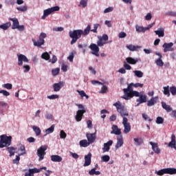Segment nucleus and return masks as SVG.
Listing matches in <instances>:
<instances>
[{
  "instance_id": "42",
  "label": "nucleus",
  "mask_w": 176,
  "mask_h": 176,
  "mask_svg": "<svg viewBox=\"0 0 176 176\" xmlns=\"http://www.w3.org/2000/svg\"><path fill=\"white\" fill-rule=\"evenodd\" d=\"M16 9L19 10V12H27V10H28V7L27 6H23L17 7Z\"/></svg>"
},
{
  "instance_id": "16",
  "label": "nucleus",
  "mask_w": 176,
  "mask_h": 176,
  "mask_svg": "<svg viewBox=\"0 0 176 176\" xmlns=\"http://www.w3.org/2000/svg\"><path fill=\"white\" fill-rule=\"evenodd\" d=\"M86 137L89 144H93L96 141V138H97L96 133H86Z\"/></svg>"
},
{
  "instance_id": "41",
  "label": "nucleus",
  "mask_w": 176,
  "mask_h": 176,
  "mask_svg": "<svg viewBox=\"0 0 176 176\" xmlns=\"http://www.w3.org/2000/svg\"><path fill=\"white\" fill-rule=\"evenodd\" d=\"M42 58H43L44 60H46V61L50 60V55L49 54V53L47 52H44L42 55H41Z\"/></svg>"
},
{
  "instance_id": "23",
  "label": "nucleus",
  "mask_w": 176,
  "mask_h": 176,
  "mask_svg": "<svg viewBox=\"0 0 176 176\" xmlns=\"http://www.w3.org/2000/svg\"><path fill=\"white\" fill-rule=\"evenodd\" d=\"M150 145H151L152 149L155 152V153H157V154L160 153V148H159V146L157 145V143L150 142Z\"/></svg>"
},
{
  "instance_id": "3",
  "label": "nucleus",
  "mask_w": 176,
  "mask_h": 176,
  "mask_svg": "<svg viewBox=\"0 0 176 176\" xmlns=\"http://www.w3.org/2000/svg\"><path fill=\"white\" fill-rule=\"evenodd\" d=\"M12 145V136L2 135L0 136V148H8Z\"/></svg>"
},
{
  "instance_id": "63",
  "label": "nucleus",
  "mask_w": 176,
  "mask_h": 176,
  "mask_svg": "<svg viewBox=\"0 0 176 176\" xmlns=\"http://www.w3.org/2000/svg\"><path fill=\"white\" fill-rule=\"evenodd\" d=\"M113 8L112 7H109L104 10V13H109L110 12H113Z\"/></svg>"
},
{
  "instance_id": "21",
  "label": "nucleus",
  "mask_w": 176,
  "mask_h": 176,
  "mask_svg": "<svg viewBox=\"0 0 176 176\" xmlns=\"http://www.w3.org/2000/svg\"><path fill=\"white\" fill-rule=\"evenodd\" d=\"M157 101H159V96L153 97L150 100L147 102V105L148 107H153L155 104L157 103Z\"/></svg>"
},
{
  "instance_id": "54",
  "label": "nucleus",
  "mask_w": 176,
  "mask_h": 176,
  "mask_svg": "<svg viewBox=\"0 0 176 176\" xmlns=\"http://www.w3.org/2000/svg\"><path fill=\"white\" fill-rule=\"evenodd\" d=\"M80 5H81L82 8H86V6H87V0H81L80 1Z\"/></svg>"
},
{
  "instance_id": "35",
  "label": "nucleus",
  "mask_w": 176,
  "mask_h": 176,
  "mask_svg": "<svg viewBox=\"0 0 176 176\" xmlns=\"http://www.w3.org/2000/svg\"><path fill=\"white\" fill-rule=\"evenodd\" d=\"M163 93L165 96H167V97H170V87L169 86L164 87Z\"/></svg>"
},
{
  "instance_id": "64",
  "label": "nucleus",
  "mask_w": 176,
  "mask_h": 176,
  "mask_svg": "<svg viewBox=\"0 0 176 176\" xmlns=\"http://www.w3.org/2000/svg\"><path fill=\"white\" fill-rule=\"evenodd\" d=\"M124 68H125V69H127L128 71H130V69H131V66H130V65L126 64V62L124 63Z\"/></svg>"
},
{
  "instance_id": "55",
  "label": "nucleus",
  "mask_w": 176,
  "mask_h": 176,
  "mask_svg": "<svg viewBox=\"0 0 176 176\" xmlns=\"http://www.w3.org/2000/svg\"><path fill=\"white\" fill-rule=\"evenodd\" d=\"M30 171H31L30 173H32L34 175V174L35 173H41V168L38 169L36 168H34L30 169Z\"/></svg>"
},
{
  "instance_id": "9",
  "label": "nucleus",
  "mask_w": 176,
  "mask_h": 176,
  "mask_svg": "<svg viewBox=\"0 0 176 176\" xmlns=\"http://www.w3.org/2000/svg\"><path fill=\"white\" fill-rule=\"evenodd\" d=\"M47 150V146L44 145L41 146L38 150H37V156H38V161L41 162V160H43L45 158V155H46V151Z\"/></svg>"
},
{
  "instance_id": "43",
  "label": "nucleus",
  "mask_w": 176,
  "mask_h": 176,
  "mask_svg": "<svg viewBox=\"0 0 176 176\" xmlns=\"http://www.w3.org/2000/svg\"><path fill=\"white\" fill-rule=\"evenodd\" d=\"M155 63L157 64V65H158V67H163V65H164V63L160 58L155 60Z\"/></svg>"
},
{
  "instance_id": "49",
  "label": "nucleus",
  "mask_w": 176,
  "mask_h": 176,
  "mask_svg": "<svg viewBox=\"0 0 176 176\" xmlns=\"http://www.w3.org/2000/svg\"><path fill=\"white\" fill-rule=\"evenodd\" d=\"M60 138H62L63 140L67 138V133L63 130L60 132Z\"/></svg>"
},
{
  "instance_id": "46",
  "label": "nucleus",
  "mask_w": 176,
  "mask_h": 176,
  "mask_svg": "<svg viewBox=\"0 0 176 176\" xmlns=\"http://www.w3.org/2000/svg\"><path fill=\"white\" fill-rule=\"evenodd\" d=\"M155 122L157 124H163L164 123V119L162 117H157Z\"/></svg>"
},
{
  "instance_id": "10",
  "label": "nucleus",
  "mask_w": 176,
  "mask_h": 176,
  "mask_svg": "<svg viewBox=\"0 0 176 176\" xmlns=\"http://www.w3.org/2000/svg\"><path fill=\"white\" fill-rule=\"evenodd\" d=\"M122 124L124 126V134H129L131 131V125L129 123V120L127 118H124L122 120Z\"/></svg>"
},
{
  "instance_id": "50",
  "label": "nucleus",
  "mask_w": 176,
  "mask_h": 176,
  "mask_svg": "<svg viewBox=\"0 0 176 176\" xmlns=\"http://www.w3.org/2000/svg\"><path fill=\"white\" fill-rule=\"evenodd\" d=\"M20 156H21L20 154L16 155V159L12 161L13 164H19V162H20Z\"/></svg>"
},
{
  "instance_id": "36",
  "label": "nucleus",
  "mask_w": 176,
  "mask_h": 176,
  "mask_svg": "<svg viewBox=\"0 0 176 176\" xmlns=\"http://www.w3.org/2000/svg\"><path fill=\"white\" fill-rule=\"evenodd\" d=\"M134 141H135V145H142V144H144V140H142V138H134Z\"/></svg>"
},
{
  "instance_id": "5",
  "label": "nucleus",
  "mask_w": 176,
  "mask_h": 176,
  "mask_svg": "<svg viewBox=\"0 0 176 176\" xmlns=\"http://www.w3.org/2000/svg\"><path fill=\"white\" fill-rule=\"evenodd\" d=\"M155 174H157V175H164V174H169L170 175H173L174 174H176V168H163L160 170H155Z\"/></svg>"
},
{
  "instance_id": "30",
  "label": "nucleus",
  "mask_w": 176,
  "mask_h": 176,
  "mask_svg": "<svg viewBox=\"0 0 176 176\" xmlns=\"http://www.w3.org/2000/svg\"><path fill=\"white\" fill-rule=\"evenodd\" d=\"M90 145V142H89L87 140H82L80 141V146L82 148H87Z\"/></svg>"
},
{
  "instance_id": "32",
  "label": "nucleus",
  "mask_w": 176,
  "mask_h": 176,
  "mask_svg": "<svg viewBox=\"0 0 176 176\" xmlns=\"http://www.w3.org/2000/svg\"><path fill=\"white\" fill-rule=\"evenodd\" d=\"M90 31H91V26L90 25H88L87 28L84 30V31H82V35H89V34H90Z\"/></svg>"
},
{
  "instance_id": "48",
  "label": "nucleus",
  "mask_w": 176,
  "mask_h": 176,
  "mask_svg": "<svg viewBox=\"0 0 176 176\" xmlns=\"http://www.w3.org/2000/svg\"><path fill=\"white\" fill-rule=\"evenodd\" d=\"M0 94H3V96H5L6 97H8V96H10V93L3 89L0 90Z\"/></svg>"
},
{
  "instance_id": "20",
  "label": "nucleus",
  "mask_w": 176,
  "mask_h": 176,
  "mask_svg": "<svg viewBox=\"0 0 176 176\" xmlns=\"http://www.w3.org/2000/svg\"><path fill=\"white\" fill-rule=\"evenodd\" d=\"M9 20H10V21H12V29L17 30V28L20 25V23L19 22V19H17L16 18H10Z\"/></svg>"
},
{
  "instance_id": "45",
  "label": "nucleus",
  "mask_w": 176,
  "mask_h": 176,
  "mask_svg": "<svg viewBox=\"0 0 176 176\" xmlns=\"http://www.w3.org/2000/svg\"><path fill=\"white\" fill-rule=\"evenodd\" d=\"M52 74L53 76H56L60 74V68L53 69L52 70Z\"/></svg>"
},
{
  "instance_id": "37",
  "label": "nucleus",
  "mask_w": 176,
  "mask_h": 176,
  "mask_svg": "<svg viewBox=\"0 0 176 176\" xmlns=\"http://www.w3.org/2000/svg\"><path fill=\"white\" fill-rule=\"evenodd\" d=\"M135 30L137 32H145V28L136 25Z\"/></svg>"
},
{
  "instance_id": "60",
  "label": "nucleus",
  "mask_w": 176,
  "mask_h": 176,
  "mask_svg": "<svg viewBox=\"0 0 176 176\" xmlns=\"http://www.w3.org/2000/svg\"><path fill=\"white\" fill-rule=\"evenodd\" d=\"M145 20H146L147 21H149L152 20V14H151V12H148L146 15Z\"/></svg>"
},
{
  "instance_id": "56",
  "label": "nucleus",
  "mask_w": 176,
  "mask_h": 176,
  "mask_svg": "<svg viewBox=\"0 0 176 176\" xmlns=\"http://www.w3.org/2000/svg\"><path fill=\"white\" fill-rule=\"evenodd\" d=\"M100 27V24L97 23L94 25V29L91 30V32L97 33V30Z\"/></svg>"
},
{
  "instance_id": "8",
  "label": "nucleus",
  "mask_w": 176,
  "mask_h": 176,
  "mask_svg": "<svg viewBox=\"0 0 176 176\" xmlns=\"http://www.w3.org/2000/svg\"><path fill=\"white\" fill-rule=\"evenodd\" d=\"M60 10V7L58 6H56L54 7H52L51 8H48L47 10H45L43 11V16L41 17L43 20H45L49 14H52L54 12H58Z\"/></svg>"
},
{
  "instance_id": "31",
  "label": "nucleus",
  "mask_w": 176,
  "mask_h": 176,
  "mask_svg": "<svg viewBox=\"0 0 176 176\" xmlns=\"http://www.w3.org/2000/svg\"><path fill=\"white\" fill-rule=\"evenodd\" d=\"M32 129H33V131H34L36 137L41 135V128H39V126H33Z\"/></svg>"
},
{
  "instance_id": "24",
  "label": "nucleus",
  "mask_w": 176,
  "mask_h": 176,
  "mask_svg": "<svg viewBox=\"0 0 176 176\" xmlns=\"http://www.w3.org/2000/svg\"><path fill=\"white\" fill-rule=\"evenodd\" d=\"M155 35H157L159 38H163L164 36V28H160L159 30L154 31Z\"/></svg>"
},
{
  "instance_id": "6",
  "label": "nucleus",
  "mask_w": 176,
  "mask_h": 176,
  "mask_svg": "<svg viewBox=\"0 0 176 176\" xmlns=\"http://www.w3.org/2000/svg\"><path fill=\"white\" fill-rule=\"evenodd\" d=\"M77 107L80 110L77 111L75 119L76 122H80L83 118V115L86 113V109H85L83 104H77Z\"/></svg>"
},
{
  "instance_id": "34",
  "label": "nucleus",
  "mask_w": 176,
  "mask_h": 176,
  "mask_svg": "<svg viewBox=\"0 0 176 176\" xmlns=\"http://www.w3.org/2000/svg\"><path fill=\"white\" fill-rule=\"evenodd\" d=\"M133 74H135L137 78H142L144 76V73L140 70H135L133 71Z\"/></svg>"
},
{
  "instance_id": "62",
  "label": "nucleus",
  "mask_w": 176,
  "mask_h": 176,
  "mask_svg": "<svg viewBox=\"0 0 176 176\" xmlns=\"http://www.w3.org/2000/svg\"><path fill=\"white\" fill-rule=\"evenodd\" d=\"M77 93H78V94H80L81 98H83V97H85V96H86V93L85 92V91H79L77 89Z\"/></svg>"
},
{
  "instance_id": "33",
  "label": "nucleus",
  "mask_w": 176,
  "mask_h": 176,
  "mask_svg": "<svg viewBox=\"0 0 176 176\" xmlns=\"http://www.w3.org/2000/svg\"><path fill=\"white\" fill-rule=\"evenodd\" d=\"M10 25H12V23L10 22H7L3 25H0V28H1V30H6L9 27H10Z\"/></svg>"
},
{
  "instance_id": "40",
  "label": "nucleus",
  "mask_w": 176,
  "mask_h": 176,
  "mask_svg": "<svg viewBox=\"0 0 176 176\" xmlns=\"http://www.w3.org/2000/svg\"><path fill=\"white\" fill-rule=\"evenodd\" d=\"M19 151H21V152H22L20 155H25V153H27L25 152V146L21 144H19Z\"/></svg>"
},
{
  "instance_id": "4",
  "label": "nucleus",
  "mask_w": 176,
  "mask_h": 176,
  "mask_svg": "<svg viewBox=\"0 0 176 176\" xmlns=\"http://www.w3.org/2000/svg\"><path fill=\"white\" fill-rule=\"evenodd\" d=\"M113 106L116 107L118 112L120 114L122 118H126L124 116H129V111L124 109V106L122 105L120 101H118L117 102L113 104Z\"/></svg>"
},
{
  "instance_id": "61",
  "label": "nucleus",
  "mask_w": 176,
  "mask_h": 176,
  "mask_svg": "<svg viewBox=\"0 0 176 176\" xmlns=\"http://www.w3.org/2000/svg\"><path fill=\"white\" fill-rule=\"evenodd\" d=\"M23 68H24L23 72L25 73L29 72L30 69H31V67L28 65H23Z\"/></svg>"
},
{
  "instance_id": "58",
  "label": "nucleus",
  "mask_w": 176,
  "mask_h": 176,
  "mask_svg": "<svg viewBox=\"0 0 176 176\" xmlns=\"http://www.w3.org/2000/svg\"><path fill=\"white\" fill-rule=\"evenodd\" d=\"M126 36H127V34L124 32H121L118 34V38H126Z\"/></svg>"
},
{
  "instance_id": "28",
  "label": "nucleus",
  "mask_w": 176,
  "mask_h": 176,
  "mask_svg": "<svg viewBox=\"0 0 176 176\" xmlns=\"http://www.w3.org/2000/svg\"><path fill=\"white\" fill-rule=\"evenodd\" d=\"M126 63H128V64H131L134 65L138 61V58L135 59L131 57H128L126 58Z\"/></svg>"
},
{
  "instance_id": "19",
  "label": "nucleus",
  "mask_w": 176,
  "mask_h": 176,
  "mask_svg": "<svg viewBox=\"0 0 176 176\" xmlns=\"http://www.w3.org/2000/svg\"><path fill=\"white\" fill-rule=\"evenodd\" d=\"M113 144V141L109 140L107 143L104 144V147L102 148V151L104 153L105 152H109V149H111L110 146Z\"/></svg>"
},
{
  "instance_id": "38",
  "label": "nucleus",
  "mask_w": 176,
  "mask_h": 176,
  "mask_svg": "<svg viewBox=\"0 0 176 176\" xmlns=\"http://www.w3.org/2000/svg\"><path fill=\"white\" fill-rule=\"evenodd\" d=\"M7 151H8L10 156H14V151H16V148H14L13 146L8 147Z\"/></svg>"
},
{
  "instance_id": "14",
  "label": "nucleus",
  "mask_w": 176,
  "mask_h": 176,
  "mask_svg": "<svg viewBox=\"0 0 176 176\" xmlns=\"http://www.w3.org/2000/svg\"><path fill=\"white\" fill-rule=\"evenodd\" d=\"M123 135H120L117 137V143L116 144V149H119L121 146H123Z\"/></svg>"
},
{
  "instance_id": "11",
  "label": "nucleus",
  "mask_w": 176,
  "mask_h": 176,
  "mask_svg": "<svg viewBox=\"0 0 176 176\" xmlns=\"http://www.w3.org/2000/svg\"><path fill=\"white\" fill-rule=\"evenodd\" d=\"M89 49L92 51L91 54H94V56H96V57H100V47L97 46V44L91 43Z\"/></svg>"
},
{
  "instance_id": "39",
  "label": "nucleus",
  "mask_w": 176,
  "mask_h": 176,
  "mask_svg": "<svg viewBox=\"0 0 176 176\" xmlns=\"http://www.w3.org/2000/svg\"><path fill=\"white\" fill-rule=\"evenodd\" d=\"M54 124H52L50 128L45 130L46 134H52L54 131Z\"/></svg>"
},
{
  "instance_id": "47",
  "label": "nucleus",
  "mask_w": 176,
  "mask_h": 176,
  "mask_svg": "<svg viewBox=\"0 0 176 176\" xmlns=\"http://www.w3.org/2000/svg\"><path fill=\"white\" fill-rule=\"evenodd\" d=\"M169 90L172 94V96H176V87L173 86L169 88Z\"/></svg>"
},
{
  "instance_id": "53",
  "label": "nucleus",
  "mask_w": 176,
  "mask_h": 176,
  "mask_svg": "<svg viewBox=\"0 0 176 176\" xmlns=\"http://www.w3.org/2000/svg\"><path fill=\"white\" fill-rule=\"evenodd\" d=\"M49 63H52V64H55V63H57V56H56V55H53L52 59H50Z\"/></svg>"
},
{
  "instance_id": "22",
  "label": "nucleus",
  "mask_w": 176,
  "mask_h": 176,
  "mask_svg": "<svg viewBox=\"0 0 176 176\" xmlns=\"http://www.w3.org/2000/svg\"><path fill=\"white\" fill-rule=\"evenodd\" d=\"M137 102H139L137 106L140 105V104H144V102H146V95H140L139 98L136 100Z\"/></svg>"
},
{
  "instance_id": "59",
  "label": "nucleus",
  "mask_w": 176,
  "mask_h": 176,
  "mask_svg": "<svg viewBox=\"0 0 176 176\" xmlns=\"http://www.w3.org/2000/svg\"><path fill=\"white\" fill-rule=\"evenodd\" d=\"M74 52H72L67 57V60H69L70 63H72L74 61Z\"/></svg>"
},
{
  "instance_id": "52",
  "label": "nucleus",
  "mask_w": 176,
  "mask_h": 176,
  "mask_svg": "<svg viewBox=\"0 0 176 176\" xmlns=\"http://www.w3.org/2000/svg\"><path fill=\"white\" fill-rule=\"evenodd\" d=\"M107 91H108V87L106 85H103L101 88L100 93L104 94L107 93Z\"/></svg>"
},
{
  "instance_id": "1",
  "label": "nucleus",
  "mask_w": 176,
  "mask_h": 176,
  "mask_svg": "<svg viewBox=\"0 0 176 176\" xmlns=\"http://www.w3.org/2000/svg\"><path fill=\"white\" fill-rule=\"evenodd\" d=\"M124 96L122 98L124 100H131L133 97H140V92L133 90L131 87L123 89Z\"/></svg>"
},
{
  "instance_id": "18",
  "label": "nucleus",
  "mask_w": 176,
  "mask_h": 176,
  "mask_svg": "<svg viewBox=\"0 0 176 176\" xmlns=\"http://www.w3.org/2000/svg\"><path fill=\"white\" fill-rule=\"evenodd\" d=\"M112 131H111V134H115L116 135H122V131L117 125L113 124L111 127Z\"/></svg>"
},
{
  "instance_id": "29",
  "label": "nucleus",
  "mask_w": 176,
  "mask_h": 176,
  "mask_svg": "<svg viewBox=\"0 0 176 176\" xmlns=\"http://www.w3.org/2000/svg\"><path fill=\"white\" fill-rule=\"evenodd\" d=\"M51 160L52 162H60L63 161V158L60 155H52Z\"/></svg>"
},
{
  "instance_id": "2",
  "label": "nucleus",
  "mask_w": 176,
  "mask_h": 176,
  "mask_svg": "<svg viewBox=\"0 0 176 176\" xmlns=\"http://www.w3.org/2000/svg\"><path fill=\"white\" fill-rule=\"evenodd\" d=\"M69 36L72 38V41L70 42L71 45H74V43H76L78 39L83 35L82 30H76L73 31H70L69 32Z\"/></svg>"
},
{
  "instance_id": "51",
  "label": "nucleus",
  "mask_w": 176,
  "mask_h": 176,
  "mask_svg": "<svg viewBox=\"0 0 176 176\" xmlns=\"http://www.w3.org/2000/svg\"><path fill=\"white\" fill-rule=\"evenodd\" d=\"M102 162H109V160L111 159V157H109V155H103L102 157Z\"/></svg>"
},
{
  "instance_id": "17",
  "label": "nucleus",
  "mask_w": 176,
  "mask_h": 176,
  "mask_svg": "<svg viewBox=\"0 0 176 176\" xmlns=\"http://www.w3.org/2000/svg\"><path fill=\"white\" fill-rule=\"evenodd\" d=\"M61 87H64V82L60 81L59 82L54 83L53 85L54 91H60Z\"/></svg>"
},
{
  "instance_id": "44",
  "label": "nucleus",
  "mask_w": 176,
  "mask_h": 176,
  "mask_svg": "<svg viewBox=\"0 0 176 176\" xmlns=\"http://www.w3.org/2000/svg\"><path fill=\"white\" fill-rule=\"evenodd\" d=\"M2 87L7 89L8 90H12L13 85L11 83H6L2 85Z\"/></svg>"
},
{
  "instance_id": "27",
  "label": "nucleus",
  "mask_w": 176,
  "mask_h": 176,
  "mask_svg": "<svg viewBox=\"0 0 176 176\" xmlns=\"http://www.w3.org/2000/svg\"><path fill=\"white\" fill-rule=\"evenodd\" d=\"M127 87H131V89H133V87H144V84H141L140 82H136L135 84L131 82L130 84H128Z\"/></svg>"
},
{
  "instance_id": "26",
  "label": "nucleus",
  "mask_w": 176,
  "mask_h": 176,
  "mask_svg": "<svg viewBox=\"0 0 176 176\" xmlns=\"http://www.w3.org/2000/svg\"><path fill=\"white\" fill-rule=\"evenodd\" d=\"M126 49L130 50L131 52H135V50H138V49H141V46L140 45H128L126 46Z\"/></svg>"
},
{
  "instance_id": "25",
  "label": "nucleus",
  "mask_w": 176,
  "mask_h": 176,
  "mask_svg": "<svg viewBox=\"0 0 176 176\" xmlns=\"http://www.w3.org/2000/svg\"><path fill=\"white\" fill-rule=\"evenodd\" d=\"M161 104L163 109H165L166 112H171V111H173L171 106L167 104L166 102H162Z\"/></svg>"
},
{
  "instance_id": "15",
  "label": "nucleus",
  "mask_w": 176,
  "mask_h": 176,
  "mask_svg": "<svg viewBox=\"0 0 176 176\" xmlns=\"http://www.w3.org/2000/svg\"><path fill=\"white\" fill-rule=\"evenodd\" d=\"M90 164H91V153H89L85 156L84 167H87V166H90Z\"/></svg>"
},
{
  "instance_id": "7",
  "label": "nucleus",
  "mask_w": 176,
  "mask_h": 176,
  "mask_svg": "<svg viewBox=\"0 0 176 176\" xmlns=\"http://www.w3.org/2000/svg\"><path fill=\"white\" fill-rule=\"evenodd\" d=\"M47 36V35L46 34V33L41 32L37 41L35 39H32L34 45L37 46V47H40V46H42V45H45V38H46Z\"/></svg>"
},
{
  "instance_id": "13",
  "label": "nucleus",
  "mask_w": 176,
  "mask_h": 176,
  "mask_svg": "<svg viewBox=\"0 0 176 176\" xmlns=\"http://www.w3.org/2000/svg\"><path fill=\"white\" fill-rule=\"evenodd\" d=\"M23 63H30L28 58H27L25 55L24 54L18 55V65L19 66L23 65Z\"/></svg>"
},
{
  "instance_id": "12",
  "label": "nucleus",
  "mask_w": 176,
  "mask_h": 176,
  "mask_svg": "<svg viewBox=\"0 0 176 176\" xmlns=\"http://www.w3.org/2000/svg\"><path fill=\"white\" fill-rule=\"evenodd\" d=\"M173 46H174V43H165L162 45V47H164V52L167 53V52H174V48H173Z\"/></svg>"
},
{
  "instance_id": "57",
  "label": "nucleus",
  "mask_w": 176,
  "mask_h": 176,
  "mask_svg": "<svg viewBox=\"0 0 176 176\" xmlns=\"http://www.w3.org/2000/svg\"><path fill=\"white\" fill-rule=\"evenodd\" d=\"M47 98H48L49 100H56V98H58V95L47 96Z\"/></svg>"
}]
</instances>
